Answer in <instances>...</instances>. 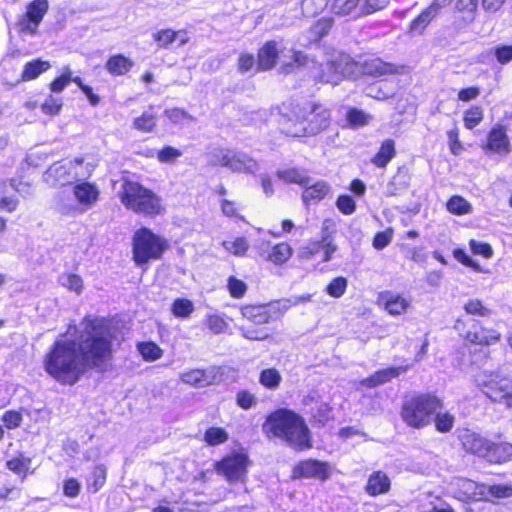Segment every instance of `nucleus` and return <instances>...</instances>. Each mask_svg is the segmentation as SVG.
Returning a JSON list of instances; mask_svg holds the SVG:
<instances>
[{
    "label": "nucleus",
    "mask_w": 512,
    "mask_h": 512,
    "mask_svg": "<svg viewBox=\"0 0 512 512\" xmlns=\"http://www.w3.org/2000/svg\"><path fill=\"white\" fill-rule=\"evenodd\" d=\"M390 486L389 477L382 471H376L369 476L365 490L370 496H377L387 493Z\"/></svg>",
    "instance_id": "nucleus-23"
},
{
    "label": "nucleus",
    "mask_w": 512,
    "mask_h": 512,
    "mask_svg": "<svg viewBox=\"0 0 512 512\" xmlns=\"http://www.w3.org/2000/svg\"><path fill=\"white\" fill-rule=\"evenodd\" d=\"M113 335L103 319L86 317L75 340L59 339L44 358L45 371L57 382L72 386L89 370L104 371L112 359Z\"/></svg>",
    "instance_id": "nucleus-1"
},
{
    "label": "nucleus",
    "mask_w": 512,
    "mask_h": 512,
    "mask_svg": "<svg viewBox=\"0 0 512 512\" xmlns=\"http://www.w3.org/2000/svg\"><path fill=\"white\" fill-rule=\"evenodd\" d=\"M483 148L498 154H509L510 141L506 133V128L501 124H496L489 132L487 143Z\"/></svg>",
    "instance_id": "nucleus-18"
},
{
    "label": "nucleus",
    "mask_w": 512,
    "mask_h": 512,
    "mask_svg": "<svg viewBox=\"0 0 512 512\" xmlns=\"http://www.w3.org/2000/svg\"><path fill=\"white\" fill-rule=\"evenodd\" d=\"M50 68L51 64L48 61H43L41 59L29 61L24 65L21 74V81L27 82L34 80Z\"/></svg>",
    "instance_id": "nucleus-30"
},
{
    "label": "nucleus",
    "mask_w": 512,
    "mask_h": 512,
    "mask_svg": "<svg viewBox=\"0 0 512 512\" xmlns=\"http://www.w3.org/2000/svg\"><path fill=\"white\" fill-rule=\"evenodd\" d=\"M442 407V400L437 396L419 394L403 401L400 416L408 427L422 429L431 423L434 413Z\"/></svg>",
    "instance_id": "nucleus-6"
},
{
    "label": "nucleus",
    "mask_w": 512,
    "mask_h": 512,
    "mask_svg": "<svg viewBox=\"0 0 512 512\" xmlns=\"http://www.w3.org/2000/svg\"><path fill=\"white\" fill-rule=\"evenodd\" d=\"M482 492V500H489L490 498H508L512 496V486L502 484L487 486L483 484Z\"/></svg>",
    "instance_id": "nucleus-39"
},
{
    "label": "nucleus",
    "mask_w": 512,
    "mask_h": 512,
    "mask_svg": "<svg viewBox=\"0 0 512 512\" xmlns=\"http://www.w3.org/2000/svg\"><path fill=\"white\" fill-rule=\"evenodd\" d=\"M31 460L29 458H13L6 464L7 468L15 473H21L29 469Z\"/></svg>",
    "instance_id": "nucleus-64"
},
{
    "label": "nucleus",
    "mask_w": 512,
    "mask_h": 512,
    "mask_svg": "<svg viewBox=\"0 0 512 512\" xmlns=\"http://www.w3.org/2000/svg\"><path fill=\"white\" fill-rule=\"evenodd\" d=\"M171 311L178 318H187L194 311V304L189 299L177 298L172 304Z\"/></svg>",
    "instance_id": "nucleus-40"
},
{
    "label": "nucleus",
    "mask_w": 512,
    "mask_h": 512,
    "mask_svg": "<svg viewBox=\"0 0 512 512\" xmlns=\"http://www.w3.org/2000/svg\"><path fill=\"white\" fill-rule=\"evenodd\" d=\"M407 183L399 176H394L386 186V196H397L407 189Z\"/></svg>",
    "instance_id": "nucleus-58"
},
{
    "label": "nucleus",
    "mask_w": 512,
    "mask_h": 512,
    "mask_svg": "<svg viewBox=\"0 0 512 512\" xmlns=\"http://www.w3.org/2000/svg\"><path fill=\"white\" fill-rule=\"evenodd\" d=\"M227 287L229 290L230 295L233 298H242L246 291H247V285L244 281L237 279L234 276H230L227 281Z\"/></svg>",
    "instance_id": "nucleus-53"
},
{
    "label": "nucleus",
    "mask_w": 512,
    "mask_h": 512,
    "mask_svg": "<svg viewBox=\"0 0 512 512\" xmlns=\"http://www.w3.org/2000/svg\"><path fill=\"white\" fill-rule=\"evenodd\" d=\"M210 155L211 165L226 167L235 173L254 174L260 169L254 158L241 151L215 149Z\"/></svg>",
    "instance_id": "nucleus-9"
},
{
    "label": "nucleus",
    "mask_w": 512,
    "mask_h": 512,
    "mask_svg": "<svg viewBox=\"0 0 512 512\" xmlns=\"http://www.w3.org/2000/svg\"><path fill=\"white\" fill-rule=\"evenodd\" d=\"M219 370L216 367L207 369H192L180 375L183 383L202 388L214 384L217 381Z\"/></svg>",
    "instance_id": "nucleus-14"
},
{
    "label": "nucleus",
    "mask_w": 512,
    "mask_h": 512,
    "mask_svg": "<svg viewBox=\"0 0 512 512\" xmlns=\"http://www.w3.org/2000/svg\"><path fill=\"white\" fill-rule=\"evenodd\" d=\"M348 286V280L345 277L334 278L326 287V292L329 296L340 298L344 295Z\"/></svg>",
    "instance_id": "nucleus-48"
},
{
    "label": "nucleus",
    "mask_w": 512,
    "mask_h": 512,
    "mask_svg": "<svg viewBox=\"0 0 512 512\" xmlns=\"http://www.w3.org/2000/svg\"><path fill=\"white\" fill-rule=\"evenodd\" d=\"M409 368V365H405L378 370L371 376L362 379L360 384L368 388H373L389 382L391 379L398 377L401 373L406 372Z\"/></svg>",
    "instance_id": "nucleus-20"
},
{
    "label": "nucleus",
    "mask_w": 512,
    "mask_h": 512,
    "mask_svg": "<svg viewBox=\"0 0 512 512\" xmlns=\"http://www.w3.org/2000/svg\"><path fill=\"white\" fill-rule=\"evenodd\" d=\"M121 204L136 214L155 216L163 212L162 200L138 182L125 180L118 192Z\"/></svg>",
    "instance_id": "nucleus-4"
},
{
    "label": "nucleus",
    "mask_w": 512,
    "mask_h": 512,
    "mask_svg": "<svg viewBox=\"0 0 512 512\" xmlns=\"http://www.w3.org/2000/svg\"><path fill=\"white\" fill-rule=\"evenodd\" d=\"M106 482V468L98 465L93 469L89 486L92 492H97Z\"/></svg>",
    "instance_id": "nucleus-54"
},
{
    "label": "nucleus",
    "mask_w": 512,
    "mask_h": 512,
    "mask_svg": "<svg viewBox=\"0 0 512 512\" xmlns=\"http://www.w3.org/2000/svg\"><path fill=\"white\" fill-rule=\"evenodd\" d=\"M327 4L328 0H302V13L306 17H315L326 8Z\"/></svg>",
    "instance_id": "nucleus-41"
},
{
    "label": "nucleus",
    "mask_w": 512,
    "mask_h": 512,
    "mask_svg": "<svg viewBox=\"0 0 512 512\" xmlns=\"http://www.w3.org/2000/svg\"><path fill=\"white\" fill-rule=\"evenodd\" d=\"M333 226L331 220L326 219L322 224V236L320 243H322V249L324 250L323 261L328 262L332 259L333 254L337 250V246L334 243V238L330 232V228Z\"/></svg>",
    "instance_id": "nucleus-26"
},
{
    "label": "nucleus",
    "mask_w": 512,
    "mask_h": 512,
    "mask_svg": "<svg viewBox=\"0 0 512 512\" xmlns=\"http://www.w3.org/2000/svg\"><path fill=\"white\" fill-rule=\"evenodd\" d=\"M463 446L466 451L486 459L491 441L476 433H467L463 437Z\"/></svg>",
    "instance_id": "nucleus-22"
},
{
    "label": "nucleus",
    "mask_w": 512,
    "mask_h": 512,
    "mask_svg": "<svg viewBox=\"0 0 512 512\" xmlns=\"http://www.w3.org/2000/svg\"><path fill=\"white\" fill-rule=\"evenodd\" d=\"M138 350L146 361L158 360L163 355L162 349L153 342L140 343L138 345Z\"/></svg>",
    "instance_id": "nucleus-42"
},
{
    "label": "nucleus",
    "mask_w": 512,
    "mask_h": 512,
    "mask_svg": "<svg viewBox=\"0 0 512 512\" xmlns=\"http://www.w3.org/2000/svg\"><path fill=\"white\" fill-rule=\"evenodd\" d=\"M174 36V30L162 29L153 33L152 38L159 49H168L175 42Z\"/></svg>",
    "instance_id": "nucleus-49"
},
{
    "label": "nucleus",
    "mask_w": 512,
    "mask_h": 512,
    "mask_svg": "<svg viewBox=\"0 0 512 512\" xmlns=\"http://www.w3.org/2000/svg\"><path fill=\"white\" fill-rule=\"evenodd\" d=\"M292 255V248L287 243H279L272 247L268 254V260L276 265H280L288 261Z\"/></svg>",
    "instance_id": "nucleus-36"
},
{
    "label": "nucleus",
    "mask_w": 512,
    "mask_h": 512,
    "mask_svg": "<svg viewBox=\"0 0 512 512\" xmlns=\"http://www.w3.org/2000/svg\"><path fill=\"white\" fill-rule=\"evenodd\" d=\"M204 440L211 446L222 444L228 440V433L219 427H211L206 430Z\"/></svg>",
    "instance_id": "nucleus-46"
},
{
    "label": "nucleus",
    "mask_w": 512,
    "mask_h": 512,
    "mask_svg": "<svg viewBox=\"0 0 512 512\" xmlns=\"http://www.w3.org/2000/svg\"><path fill=\"white\" fill-rule=\"evenodd\" d=\"M390 0H363L360 6L361 16L370 15L386 8Z\"/></svg>",
    "instance_id": "nucleus-50"
},
{
    "label": "nucleus",
    "mask_w": 512,
    "mask_h": 512,
    "mask_svg": "<svg viewBox=\"0 0 512 512\" xmlns=\"http://www.w3.org/2000/svg\"><path fill=\"white\" fill-rule=\"evenodd\" d=\"M330 192L329 185L324 181H318L312 185L305 186V190L302 194L304 203L309 204L310 202H319L325 198Z\"/></svg>",
    "instance_id": "nucleus-28"
},
{
    "label": "nucleus",
    "mask_w": 512,
    "mask_h": 512,
    "mask_svg": "<svg viewBox=\"0 0 512 512\" xmlns=\"http://www.w3.org/2000/svg\"><path fill=\"white\" fill-rule=\"evenodd\" d=\"M435 428L438 432L447 433L450 432L454 426L455 417L449 412L441 413L439 410L434 413Z\"/></svg>",
    "instance_id": "nucleus-43"
},
{
    "label": "nucleus",
    "mask_w": 512,
    "mask_h": 512,
    "mask_svg": "<svg viewBox=\"0 0 512 512\" xmlns=\"http://www.w3.org/2000/svg\"><path fill=\"white\" fill-rule=\"evenodd\" d=\"M336 206L345 215L354 213L356 209L355 201L348 195L339 196L336 201Z\"/></svg>",
    "instance_id": "nucleus-63"
},
{
    "label": "nucleus",
    "mask_w": 512,
    "mask_h": 512,
    "mask_svg": "<svg viewBox=\"0 0 512 512\" xmlns=\"http://www.w3.org/2000/svg\"><path fill=\"white\" fill-rule=\"evenodd\" d=\"M47 10V0H34L31 2L27 8L26 14L23 15L19 21L20 31L35 35Z\"/></svg>",
    "instance_id": "nucleus-12"
},
{
    "label": "nucleus",
    "mask_w": 512,
    "mask_h": 512,
    "mask_svg": "<svg viewBox=\"0 0 512 512\" xmlns=\"http://www.w3.org/2000/svg\"><path fill=\"white\" fill-rule=\"evenodd\" d=\"M248 464L249 460L245 454H232L216 464V471L230 483L243 482Z\"/></svg>",
    "instance_id": "nucleus-11"
},
{
    "label": "nucleus",
    "mask_w": 512,
    "mask_h": 512,
    "mask_svg": "<svg viewBox=\"0 0 512 512\" xmlns=\"http://www.w3.org/2000/svg\"><path fill=\"white\" fill-rule=\"evenodd\" d=\"M69 167L72 182H87L86 180L92 175L95 166L90 162H85L82 158L70 160Z\"/></svg>",
    "instance_id": "nucleus-24"
},
{
    "label": "nucleus",
    "mask_w": 512,
    "mask_h": 512,
    "mask_svg": "<svg viewBox=\"0 0 512 512\" xmlns=\"http://www.w3.org/2000/svg\"><path fill=\"white\" fill-rule=\"evenodd\" d=\"M133 65L131 59L122 54H117L108 59L105 67L110 74L120 76L129 72Z\"/></svg>",
    "instance_id": "nucleus-27"
},
{
    "label": "nucleus",
    "mask_w": 512,
    "mask_h": 512,
    "mask_svg": "<svg viewBox=\"0 0 512 512\" xmlns=\"http://www.w3.org/2000/svg\"><path fill=\"white\" fill-rule=\"evenodd\" d=\"M133 260L138 266L159 260L169 247L167 240L148 228H140L133 235Z\"/></svg>",
    "instance_id": "nucleus-7"
},
{
    "label": "nucleus",
    "mask_w": 512,
    "mask_h": 512,
    "mask_svg": "<svg viewBox=\"0 0 512 512\" xmlns=\"http://www.w3.org/2000/svg\"><path fill=\"white\" fill-rule=\"evenodd\" d=\"M360 6V0H334L332 12L339 16L354 14V16L359 17L361 16Z\"/></svg>",
    "instance_id": "nucleus-33"
},
{
    "label": "nucleus",
    "mask_w": 512,
    "mask_h": 512,
    "mask_svg": "<svg viewBox=\"0 0 512 512\" xmlns=\"http://www.w3.org/2000/svg\"><path fill=\"white\" fill-rule=\"evenodd\" d=\"M363 72L374 77L396 74L402 75L408 72V67L384 62L380 58H374L363 64Z\"/></svg>",
    "instance_id": "nucleus-16"
},
{
    "label": "nucleus",
    "mask_w": 512,
    "mask_h": 512,
    "mask_svg": "<svg viewBox=\"0 0 512 512\" xmlns=\"http://www.w3.org/2000/svg\"><path fill=\"white\" fill-rule=\"evenodd\" d=\"M62 286L80 294L83 290V280L76 274H65L60 278Z\"/></svg>",
    "instance_id": "nucleus-52"
},
{
    "label": "nucleus",
    "mask_w": 512,
    "mask_h": 512,
    "mask_svg": "<svg viewBox=\"0 0 512 512\" xmlns=\"http://www.w3.org/2000/svg\"><path fill=\"white\" fill-rule=\"evenodd\" d=\"M386 311L391 315H401L406 312L410 303L398 294L386 293L382 296Z\"/></svg>",
    "instance_id": "nucleus-31"
},
{
    "label": "nucleus",
    "mask_w": 512,
    "mask_h": 512,
    "mask_svg": "<svg viewBox=\"0 0 512 512\" xmlns=\"http://www.w3.org/2000/svg\"><path fill=\"white\" fill-rule=\"evenodd\" d=\"M483 120V109L479 106H473L464 113V126L467 129H473Z\"/></svg>",
    "instance_id": "nucleus-44"
},
{
    "label": "nucleus",
    "mask_w": 512,
    "mask_h": 512,
    "mask_svg": "<svg viewBox=\"0 0 512 512\" xmlns=\"http://www.w3.org/2000/svg\"><path fill=\"white\" fill-rule=\"evenodd\" d=\"M157 124V117L152 111H145L133 121V128L142 132L149 133L154 130Z\"/></svg>",
    "instance_id": "nucleus-35"
},
{
    "label": "nucleus",
    "mask_w": 512,
    "mask_h": 512,
    "mask_svg": "<svg viewBox=\"0 0 512 512\" xmlns=\"http://www.w3.org/2000/svg\"><path fill=\"white\" fill-rule=\"evenodd\" d=\"M486 56H493L501 65H507L512 61V44H498L486 51Z\"/></svg>",
    "instance_id": "nucleus-38"
},
{
    "label": "nucleus",
    "mask_w": 512,
    "mask_h": 512,
    "mask_svg": "<svg viewBox=\"0 0 512 512\" xmlns=\"http://www.w3.org/2000/svg\"><path fill=\"white\" fill-rule=\"evenodd\" d=\"M223 246L226 250L237 256L244 255L248 249V243L243 237L236 238L234 241H225Z\"/></svg>",
    "instance_id": "nucleus-56"
},
{
    "label": "nucleus",
    "mask_w": 512,
    "mask_h": 512,
    "mask_svg": "<svg viewBox=\"0 0 512 512\" xmlns=\"http://www.w3.org/2000/svg\"><path fill=\"white\" fill-rule=\"evenodd\" d=\"M206 326L209 328V330L212 333L219 334L226 330V328L228 327V324L224 320V318L221 317L220 315L210 314V315H207Z\"/></svg>",
    "instance_id": "nucleus-55"
},
{
    "label": "nucleus",
    "mask_w": 512,
    "mask_h": 512,
    "mask_svg": "<svg viewBox=\"0 0 512 512\" xmlns=\"http://www.w3.org/2000/svg\"><path fill=\"white\" fill-rule=\"evenodd\" d=\"M512 459V444L491 442L486 460L490 463H503Z\"/></svg>",
    "instance_id": "nucleus-29"
},
{
    "label": "nucleus",
    "mask_w": 512,
    "mask_h": 512,
    "mask_svg": "<svg viewBox=\"0 0 512 512\" xmlns=\"http://www.w3.org/2000/svg\"><path fill=\"white\" fill-rule=\"evenodd\" d=\"M449 212L457 215L469 213L471 210L470 203L460 196H453L447 202Z\"/></svg>",
    "instance_id": "nucleus-47"
},
{
    "label": "nucleus",
    "mask_w": 512,
    "mask_h": 512,
    "mask_svg": "<svg viewBox=\"0 0 512 512\" xmlns=\"http://www.w3.org/2000/svg\"><path fill=\"white\" fill-rule=\"evenodd\" d=\"M268 436L278 437L298 450L310 448L309 429L304 419L293 411L279 409L270 414L263 424Z\"/></svg>",
    "instance_id": "nucleus-3"
},
{
    "label": "nucleus",
    "mask_w": 512,
    "mask_h": 512,
    "mask_svg": "<svg viewBox=\"0 0 512 512\" xmlns=\"http://www.w3.org/2000/svg\"><path fill=\"white\" fill-rule=\"evenodd\" d=\"M62 108V101L60 98L49 96L41 105V110L48 115H57Z\"/></svg>",
    "instance_id": "nucleus-62"
},
{
    "label": "nucleus",
    "mask_w": 512,
    "mask_h": 512,
    "mask_svg": "<svg viewBox=\"0 0 512 512\" xmlns=\"http://www.w3.org/2000/svg\"><path fill=\"white\" fill-rule=\"evenodd\" d=\"M243 318L255 323L265 324L271 320V310L264 305H247L241 308Z\"/></svg>",
    "instance_id": "nucleus-25"
},
{
    "label": "nucleus",
    "mask_w": 512,
    "mask_h": 512,
    "mask_svg": "<svg viewBox=\"0 0 512 512\" xmlns=\"http://www.w3.org/2000/svg\"><path fill=\"white\" fill-rule=\"evenodd\" d=\"M277 176L287 183H296L301 186H307L311 182V179L308 175L296 168L278 170Z\"/></svg>",
    "instance_id": "nucleus-34"
},
{
    "label": "nucleus",
    "mask_w": 512,
    "mask_h": 512,
    "mask_svg": "<svg viewBox=\"0 0 512 512\" xmlns=\"http://www.w3.org/2000/svg\"><path fill=\"white\" fill-rule=\"evenodd\" d=\"M22 414L16 410H9L4 413L2 416V421L6 428L15 429L19 427L22 423Z\"/></svg>",
    "instance_id": "nucleus-61"
},
{
    "label": "nucleus",
    "mask_w": 512,
    "mask_h": 512,
    "mask_svg": "<svg viewBox=\"0 0 512 512\" xmlns=\"http://www.w3.org/2000/svg\"><path fill=\"white\" fill-rule=\"evenodd\" d=\"M259 381L264 387L275 389L280 384L281 375L274 368L265 369L261 372Z\"/></svg>",
    "instance_id": "nucleus-45"
},
{
    "label": "nucleus",
    "mask_w": 512,
    "mask_h": 512,
    "mask_svg": "<svg viewBox=\"0 0 512 512\" xmlns=\"http://www.w3.org/2000/svg\"><path fill=\"white\" fill-rule=\"evenodd\" d=\"M355 63L346 55H339L334 60L328 62L321 70L319 75L314 77L320 82L337 85L344 78L350 77L354 73Z\"/></svg>",
    "instance_id": "nucleus-10"
},
{
    "label": "nucleus",
    "mask_w": 512,
    "mask_h": 512,
    "mask_svg": "<svg viewBox=\"0 0 512 512\" xmlns=\"http://www.w3.org/2000/svg\"><path fill=\"white\" fill-rule=\"evenodd\" d=\"M464 309L468 314L472 315H479L482 317L490 315V310L478 299L469 300L465 304Z\"/></svg>",
    "instance_id": "nucleus-59"
},
{
    "label": "nucleus",
    "mask_w": 512,
    "mask_h": 512,
    "mask_svg": "<svg viewBox=\"0 0 512 512\" xmlns=\"http://www.w3.org/2000/svg\"><path fill=\"white\" fill-rule=\"evenodd\" d=\"M181 156L182 152L179 149L172 146H165L157 153V159L161 163H172Z\"/></svg>",
    "instance_id": "nucleus-57"
},
{
    "label": "nucleus",
    "mask_w": 512,
    "mask_h": 512,
    "mask_svg": "<svg viewBox=\"0 0 512 512\" xmlns=\"http://www.w3.org/2000/svg\"><path fill=\"white\" fill-rule=\"evenodd\" d=\"M73 195L80 210L87 211L97 203L100 191L94 183L80 182L74 185Z\"/></svg>",
    "instance_id": "nucleus-15"
},
{
    "label": "nucleus",
    "mask_w": 512,
    "mask_h": 512,
    "mask_svg": "<svg viewBox=\"0 0 512 512\" xmlns=\"http://www.w3.org/2000/svg\"><path fill=\"white\" fill-rule=\"evenodd\" d=\"M371 116L356 108L350 109L347 113V120L353 127H361L369 123Z\"/></svg>",
    "instance_id": "nucleus-51"
},
{
    "label": "nucleus",
    "mask_w": 512,
    "mask_h": 512,
    "mask_svg": "<svg viewBox=\"0 0 512 512\" xmlns=\"http://www.w3.org/2000/svg\"><path fill=\"white\" fill-rule=\"evenodd\" d=\"M466 339L478 345H491L500 339V333L494 329H487L475 323L466 334Z\"/></svg>",
    "instance_id": "nucleus-21"
},
{
    "label": "nucleus",
    "mask_w": 512,
    "mask_h": 512,
    "mask_svg": "<svg viewBox=\"0 0 512 512\" xmlns=\"http://www.w3.org/2000/svg\"><path fill=\"white\" fill-rule=\"evenodd\" d=\"M395 142L392 139L385 140L377 154L373 157L372 163L380 168H384L395 156Z\"/></svg>",
    "instance_id": "nucleus-32"
},
{
    "label": "nucleus",
    "mask_w": 512,
    "mask_h": 512,
    "mask_svg": "<svg viewBox=\"0 0 512 512\" xmlns=\"http://www.w3.org/2000/svg\"><path fill=\"white\" fill-rule=\"evenodd\" d=\"M68 161H60L52 164L44 173L43 179L50 186H59L72 183Z\"/></svg>",
    "instance_id": "nucleus-19"
},
{
    "label": "nucleus",
    "mask_w": 512,
    "mask_h": 512,
    "mask_svg": "<svg viewBox=\"0 0 512 512\" xmlns=\"http://www.w3.org/2000/svg\"><path fill=\"white\" fill-rule=\"evenodd\" d=\"M330 111L320 104L306 102L296 104L283 113L280 119L282 131L292 137L314 136L330 125Z\"/></svg>",
    "instance_id": "nucleus-2"
},
{
    "label": "nucleus",
    "mask_w": 512,
    "mask_h": 512,
    "mask_svg": "<svg viewBox=\"0 0 512 512\" xmlns=\"http://www.w3.org/2000/svg\"><path fill=\"white\" fill-rule=\"evenodd\" d=\"M293 305H297V301H292L290 299H286V300L278 301L276 303L267 305L266 307L271 310V319H272L273 317L282 316Z\"/></svg>",
    "instance_id": "nucleus-60"
},
{
    "label": "nucleus",
    "mask_w": 512,
    "mask_h": 512,
    "mask_svg": "<svg viewBox=\"0 0 512 512\" xmlns=\"http://www.w3.org/2000/svg\"><path fill=\"white\" fill-rule=\"evenodd\" d=\"M278 59L282 60L280 71L284 74L290 73L294 68L307 65L309 62L308 57L301 51L286 49L282 42L271 40L267 41L258 51L257 69L271 70L276 66Z\"/></svg>",
    "instance_id": "nucleus-5"
},
{
    "label": "nucleus",
    "mask_w": 512,
    "mask_h": 512,
    "mask_svg": "<svg viewBox=\"0 0 512 512\" xmlns=\"http://www.w3.org/2000/svg\"><path fill=\"white\" fill-rule=\"evenodd\" d=\"M436 15L434 7H428L411 22L410 32L413 34H422L426 26Z\"/></svg>",
    "instance_id": "nucleus-37"
},
{
    "label": "nucleus",
    "mask_w": 512,
    "mask_h": 512,
    "mask_svg": "<svg viewBox=\"0 0 512 512\" xmlns=\"http://www.w3.org/2000/svg\"><path fill=\"white\" fill-rule=\"evenodd\" d=\"M477 387L492 402L512 408V381L496 372H482L475 377Z\"/></svg>",
    "instance_id": "nucleus-8"
},
{
    "label": "nucleus",
    "mask_w": 512,
    "mask_h": 512,
    "mask_svg": "<svg viewBox=\"0 0 512 512\" xmlns=\"http://www.w3.org/2000/svg\"><path fill=\"white\" fill-rule=\"evenodd\" d=\"M450 486L454 497L459 500H482L483 498V484H478L470 479L456 478Z\"/></svg>",
    "instance_id": "nucleus-13"
},
{
    "label": "nucleus",
    "mask_w": 512,
    "mask_h": 512,
    "mask_svg": "<svg viewBox=\"0 0 512 512\" xmlns=\"http://www.w3.org/2000/svg\"><path fill=\"white\" fill-rule=\"evenodd\" d=\"M293 476L325 480L329 477V467L326 463L310 459L296 465L293 469Z\"/></svg>",
    "instance_id": "nucleus-17"
}]
</instances>
